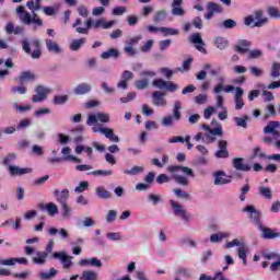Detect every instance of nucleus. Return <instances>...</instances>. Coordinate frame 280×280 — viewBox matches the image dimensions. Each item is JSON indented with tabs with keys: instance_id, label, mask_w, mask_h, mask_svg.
I'll list each match as a JSON object with an SVG mask.
<instances>
[{
	"instance_id": "f257e3e1",
	"label": "nucleus",
	"mask_w": 280,
	"mask_h": 280,
	"mask_svg": "<svg viewBox=\"0 0 280 280\" xmlns=\"http://www.w3.org/2000/svg\"><path fill=\"white\" fill-rule=\"evenodd\" d=\"M168 172L173 174V180H175L177 185H182V187L189 186V179L186 176H190L191 178L195 176L192 168L183 165L168 166ZM178 172H182V174H185V176L178 174Z\"/></svg>"
},
{
	"instance_id": "f03ea898",
	"label": "nucleus",
	"mask_w": 280,
	"mask_h": 280,
	"mask_svg": "<svg viewBox=\"0 0 280 280\" xmlns=\"http://www.w3.org/2000/svg\"><path fill=\"white\" fill-rule=\"evenodd\" d=\"M182 108V103L176 101L173 106V114L164 116L161 120V126H163V128H174V121H180V119H183Z\"/></svg>"
},
{
	"instance_id": "7ed1b4c3",
	"label": "nucleus",
	"mask_w": 280,
	"mask_h": 280,
	"mask_svg": "<svg viewBox=\"0 0 280 280\" xmlns=\"http://www.w3.org/2000/svg\"><path fill=\"white\" fill-rule=\"evenodd\" d=\"M15 12L18 14H20V21L21 23H23V25H37L38 27L43 26V20H40V18H38V14H36L35 12L30 13L27 11H25V7L20 5L15 9Z\"/></svg>"
},
{
	"instance_id": "20e7f679",
	"label": "nucleus",
	"mask_w": 280,
	"mask_h": 280,
	"mask_svg": "<svg viewBox=\"0 0 280 280\" xmlns=\"http://www.w3.org/2000/svg\"><path fill=\"white\" fill-rule=\"evenodd\" d=\"M244 23L247 27H264L268 23V18H264V11H256L255 16H246Z\"/></svg>"
},
{
	"instance_id": "39448f33",
	"label": "nucleus",
	"mask_w": 280,
	"mask_h": 280,
	"mask_svg": "<svg viewBox=\"0 0 280 280\" xmlns=\"http://www.w3.org/2000/svg\"><path fill=\"white\" fill-rule=\"evenodd\" d=\"M168 202L175 218H180V220H183L184 222H189L190 215L187 212V209H185L184 205L175 201L174 199H171Z\"/></svg>"
},
{
	"instance_id": "423d86ee",
	"label": "nucleus",
	"mask_w": 280,
	"mask_h": 280,
	"mask_svg": "<svg viewBox=\"0 0 280 280\" xmlns=\"http://www.w3.org/2000/svg\"><path fill=\"white\" fill-rule=\"evenodd\" d=\"M152 86L160 89V91H168V93H175V91H178V84L172 81H165L163 79L153 80Z\"/></svg>"
},
{
	"instance_id": "0eeeda50",
	"label": "nucleus",
	"mask_w": 280,
	"mask_h": 280,
	"mask_svg": "<svg viewBox=\"0 0 280 280\" xmlns=\"http://www.w3.org/2000/svg\"><path fill=\"white\" fill-rule=\"evenodd\" d=\"M143 40V35H137L131 38H129L125 44L124 51L127 54V56L133 57L137 56V45H139V42Z\"/></svg>"
},
{
	"instance_id": "6e6552de",
	"label": "nucleus",
	"mask_w": 280,
	"mask_h": 280,
	"mask_svg": "<svg viewBox=\"0 0 280 280\" xmlns=\"http://www.w3.org/2000/svg\"><path fill=\"white\" fill-rule=\"evenodd\" d=\"M92 130L93 132H101V135H104L106 139H109V141H113L114 143H119V136L115 135V131L112 128L100 127L96 125Z\"/></svg>"
},
{
	"instance_id": "1a4fd4ad",
	"label": "nucleus",
	"mask_w": 280,
	"mask_h": 280,
	"mask_svg": "<svg viewBox=\"0 0 280 280\" xmlns=\"http://www.w3.org/2000/svg\"><path fill=\"white\" fill-rule=\"evenodd\" d=\"M100 121L101 124H108L110 121V115L106 113L90 114L86 119L88 126H93Z\"/></svg>"
},
{
	"instance_id": "9d476101",
	"label": "nucleus",
	"mask_w": 280,
	"mask_h": 280,
	"mask_svg": "<svg viewBox=\"0 0 280 280\" xmlns=\"http://www.w3.org/2000/svg\"><path fill=\"white\" fill-rule=\"evenodd\" d=\"M190 43H192V45H195V48L197 49V51H200L201 54H207V48H205V40L202 39V35H200V33H194L190 37H189Z\"/></svg>"
},
{
	"instance_id": "9b49d317",
	"label": "nucleus",
	"mask_w": 280,
	"mask_h": 280,
	"mask_svg": "<svg viewBox=\"0 0 280 280\" xmlns=\"http://www.w3.org/2000/svg\"><path fill=\"white\" fill-rule=\"evenodd\" d=\"M207 10L208 14H205V19L207 21H211V19H213V14H222L224 9L222 8V4H218L215 2H208Z\"/></svg>"
},
{
	"instance_id": "f8f14e48",
	"label": "nucleus",
	"mask_w": 280,
	"mask_h": 280,
	"mask_svg": "<svg viewBox=\"0 0 280 280\" xmlns=\"http://www.w3.org/2000/svg\"><path fill=\"white\" fill-rule=\"evenodd\" d=\"M243 212L248 213L249 220H252V222H255V224H257V226H259V224H261V222H259V218H261V212L257 211L255 206L249 205V206L243 208Z\"/></svg>"
},
{
	"instance_id": "ddd939ff",
	"label": "nucleus",
	"mask_w": 280,
	"mask_h": 280,
	"mask_svg": "<svg viewBox=\"0 0 280 280\" xmlns=\"http://www.w3.org/2000/svg\"><path fill=\"white\" fill-rule=\"evenodd\" d=\"M16 264H22L24 266H27L30 261L25 257H22V258L11 257L5 259L0 258V268L1 266H8V267L16 266Z\"/></svg>"
},
{
	"instance_id": "4468645a",
	"label": "nucleus",
	"mask_w": 280,
	"mask_h": 280,
	"mask_svg": "<svg viewBox=\"0 0 280 280\" xmlns=\"http://www.w3.org/2000/svg\"><path fill=\"white\" fill-rule=\"evenodd\" d=\"M135 78V73H132L130 70H125L121 75L120 80L117 83V89H122V91H126L128 89V82Z\"/></svg>"
},
{
	"instance_id": "2eb2a0df",
	"label": "nucleus",
	"mask_w": 280,
	"mask_h": 280,
	"mask_svg": "<svg viewBox=\"0 0 280 280\" xmlns=\"http://www.w3.org/2000/svg\"><path fill=\"white\" fill-rule=\"evenodd\" d=\"M49 93V90L43 85H38L35 89V94L32 97V102L38 103V102H44V100H47V95Z\"/></svg>"
},
{
	"instance_id": "dca6fc26",
	"label": "nucleus",
	"mask_w": 280,
	"mask_h": 280,
	"mask_svg": "<svg viewBox=\"0 0 280 280\" xmlns=\"http://www.w3.org/2000/svg\"><path fill=\"white\" fill-rule=\"evenodd\" d=\"M10 176H25V174H32L31 167H20L16 165H9L7 168Z\"/></svg>"
},
{
	"instance_id": "f3484780",
	"label": "nucleus",
	"mask_w": 280,
	"mask_h": 280,
	"mask_svg": "<svg viewBox=\"0 0 280 280\" xmlns=\"http://www.w3.org/2000/svg\"><path fill=\"white\" fill-rule=\"evenodd\" d=\"M258 229L261 233L262 240H277V237H280L279 232H273L272 229L266 228L262 224H259Z\"/></svg>"
},
{
	"instance_id": "a211bd4d",
	"label": "nucleus",
	"mask_w": 280,
	"mask_h": 280,
	"mask_svg": "<svg viewBox=\"0 0 280 280\" xmlns=\"http://www.w3.org/2000/svg\"><path fill=\"white\" fill-rule=\"evenodd\" d=\"M45 45H46V49L50 54H56V56H60V54L62 52V48L60 44H58V42L47 38L45 39Z\"/></svg>"
},
{
	"instance_id": "6ab92c4d",
	"label": "nucleus",
	"mask_w": 280,
	"mask_h": 280,
	"mask_svg": "<svg viewBox=\"0 0 280 280\" xmlns=\"http://www.w3.org/2000/svg\"><path fill=\"white\" fill-rule=\"evenodd\" d=\"M235 110H242L244 108V89L236 88L234 92Z\"/></svg>"
},
{
	"instance_id": "aec40b11",
	"label": "nucleus",
	"mask_w": 280,
	"mask_h": 280,
	"mask_svg": "<svg viewBox=\"0 0 280 280\" xmlns=\"http://www.w3.org/2000/svg\"><path fill=\"white\" fill-rule=\"evenodd\" d=\"M153 106H167V101L165 100V92L155 91L152 93Z\"/></svg>"
},
{
	"instance_id": "412c9836",
	"label": "nucleus",
	"mask_w": 280,
	"mask_h": 280,
	"mask_svg": "<svg viewBox=\"0 0 280 280\" xmlns=\"http://www.w3.org/2000/svg\"><path fill=\"white\" fill-rule=\"evenodd\" d=\"M38 209H40V211H47L50 218H54V215H57V213H59L58 206H56V203L54 202H48L46 205L39 203Z\"/></svg>"
},
{
	"instance_id": "4be33fe9",
	"label": "nucleus",
	"mask_w": 280,
	"mask_h": 280,
	"mask_svg": "<svg viewBox=\"0 0 280 280\" xmlns=\"http://www.w3.org/2000/svg\"><path fill=\"white\" fill-rule=\"evenodd\" d=\"M232 163L236 172H250V165L244 163V158H234Z\"/></svg>"
},
{
	"instance_id": "5701e85b",
	"label": "nucleus",
	"mask_w": 280,
	"mask_h": 280,
	"mask_svg": "<svg viewBox=\"0 0 280 280\" xmlns=\"http://www.w3.org/2000/svg\"><path fill=\"white\" fill-rule=\"evenodd\" d=\"M249 47H250V42L246 39H240L234 46V51L242 55L248 54Z\"/></svg>"
},
{
	"instance_id": "b1692460",
	"label": "nucleus",
	"mask_w": 280,
	"mask_h": 280,
	"mask_svg": "<svg viewBox=\"0 0 280 280\" xmlns=\"http://www.w3.org/2000/svg\"><path fill=\"white\" fill-rule=\"evenodd\" d=\"M226 173H224L223 171H219L213 173V185L215 186H220V185H229V183H231L230 179L225 178Z\"/></svg>"
},
{
	"instance_id": "393cba45",
	"label": "nucleus",
	"mask_w": 280,
	"mask_h": 280,
	"mask_svg": "<svg viewBox=\"0 0 280 280\" xmlns=\"http://www.w3.org/2000/svg\"><path fill=\"white\" fill-rule=\"evenodd\" d=\"M16 80L20 84H27V82L36 80V74L32 71H24L20 73Z\"/></svg>"
},
{
	"instance_id": "a878e982",
	"label": "nucleus",
	"mask_w": 280,
	"mask_h": 280,
	"mask_svg": "<svg viewBox=\"0 0 280 280\" xmlns=\"http://www.w3.org/2000/svg\"><path fill=\"white\" fill-rule=\"evenodd\" d=\"M54 196L59 205H66L69 200V189L55 190Z\"/></svg>"
},
{
	"instance_id": "bb28decb",
	"label": "nucleus",
	"mask_w": 280,
	"mask_h": 280,
	"mask_svg": "<svg viewBox=\"0 0 280 280\" xmlns=\"http://www.w3.org/2000/svg\"><path fill=\"white\" fill-rule=\"evenodd\" d=\"M61 154L63 155V161H73L74 163H82V160L75 155H71V148L63 147L61 150Z\"/></svg>"
},
{
	"instance_id": "cd10ccee",
	"label": "nucleus",
	"mask_w": 280,
	"mask_h": 280,
	"mask_svg": "<svg viewBox=\"0 0 280 280\" xmlns=\"http://www.w3.org/2000/svg\"><path fill=\"white\" fill-rule=\"evenodd\" d=\"M230 235L231 234L229 232H218L210 235V242L212 244H220L222 240H226V237H230Z\"/></svg>"
},
{
	"instance_id": "c85d7f7f",
	"label": "nucleus",
	"mask_w": 280,
	"mask_h": 280,
	"mask_svg": "<svg viewBox=\"0 0 280 280\" xmlns=\"http://www.w3.org/2000/svg\"><path fill=\"white\" fill-rule=\"evenodd\" d=\"M95 191H96L97 198H101L102 200H108V199L113 198V194H110V191L106 190V188H104V186H97L95 188Z\"/></svg>"
},
{
	"instance_id": "c756f323",
	"label": "nucleus",
	"mask_w": 280,
	"mask_h": 280,
	"mask_svg": "<svg viewBox=\"0 0 280 280\" xmlns=\"http://www.w3.org/2000/svg\"><path fill=\"white\" fill-rule=\"evenodd\" d=\"M145 172L144 166L133 165L130 170H124L126 176H138V174H143Z\"/></svg>"
},
{
	"instance_id": "7c9ffc66",
	"label": "nucleus",
	"mask_w": 280,
	"mask_h": 280,
	"mask_svg": "<svg viewBox=\"0 0 280 280\" xmlns=\"http://www.w3.org/2000/svg\"><path fill=\"white\" fill-rule=\"evenodd\" d=\"M167 19L166 10H159L153 14V23L158 25V23H163Z\"/></svg>"
},
{
	"instance_id": "2f4dec72",
	"label": "nucleus",
	"mask_w": 280,
	"mask_h": 280,
	"mask_svg": "<svg viewBox=\"0 0 280 280\" xmlns=\"http://www.w3.org/2000/svg\"><path fill=\"white\" fill-rule=\"evenodd\" d=\"M234 121L238 128H248V121H250V116L244 115L242 117H234Z\"/></svg>"
},
{
	"instance_id": "473e14b6",
	"label": "nucleus",
	"mask_w": 280,
	"mask_h": 280,
	"mask_svg": "<svg viewBox=\"0 0 280 280\" xmlns=\"http://www.w3.org/2000/svg\"><path fill=\"white\" fill-rule=\"evenodd\" d=\"M115 20H112L109 22H106L104 19H100L97 21H94V27H103V30H110L113 25H115Z\"/></svg>"
},
{
	"instance_id": "72a5a7b5",
	"label": "nucleus",
	"mask_w": 280,
	"mask_h": 280,
	"mask_svg": "<svg viewBox=\"0 0 280 280\" xmlns=\"http://www.w3.org/2000/svg\"><path fill=\"white\" fill-rule=\"evenodd\" d=\"M35 255L32 258L34 264H38V266H43L45 261L47 260L48 254L46 252H36Z\"/></svg>"
},
{
	"instance_id": "f704fd0d",
	"label": "nucleus",
	"mask_w": 280,
	"mask_h": 280,
	"mask_svg": "<svg viewBox=\"0 0 280 280\" xmlns=\"http://www.w3.org/2000/svg\"><path fill=\"white\" fill-rule=\"evenodd\" d=\"M258 191L262 198H266V200H272V188L260 185Z\"/></svg>"
},
{
	"instance_id": "c9c22d12",
	"label": "nucleus",
	"mask_w": 280,
	"mask_h": 280,
	"mask_svg": "<svg viewBox=\"0 0 280 280\" xmlns=\"http://www.w3.org/2000/svg\"><path fill=\"white\" fill-rule=\"evenodd\" d=\"M102 60H108L110 58H119V50L116 48H109L101 55Z\"/></svg>"
},
{
	"instance_id": "e433bc0d",
	"label": "nucleus",
	"mask_w": 280,
	"mask_h": 280,
	"mask_svg": "<svg viewBox=\"0 0 280 280\" xmlns=\"http://www.w3.org/2000/svg\"><path fill=\"white\" fill-rule=\"evenodd\" d=\"M92 86L89 83H81L74 89L75 95H85L91 91Z\"/></svg>"
},
{
	"instance_id": "4c0bfd02",
	"label": "nucleus",
	"mask_w": 280,
	"mask_h": 280,
	"mask_svg": "<svg viewBox=\"0 0 280 280\" xmlns=\"http://www.w3.org/2000/svg\"><path fill=\"white\" fill-rule=\"evenodd\" d=\"M67 102H69V95H67V94L55 95L52 98V104H55V106H65V104H67Z\"/></svg>"
},
{
	"instance_id": "58836bf2",
	"label": "nucleus",
	"mask_w": 280,
	"mask_h": 280,
	"mask_svg": "<svg viewBox=\"0 0 280 280\" xmlns=\"http://www.w3.org/2000/svg\"><path fill=\"white\" fill-rule=\"evenodd\" d=\"M214 44L217 49H220L221 51L229 47V40L225 37H217Z\"/></svg>"
},
{
	"instance_id": "ea45409f",
	"label": "nucleus",
	"mask_w": 280,
	"mask_h": 280,
	"mask_svg": "<svg viewBox=\"0 0 280 280\" xmlns=\"http://www.w3.org/2000/svg\"><path fill=\"white\" fill-rule=\"evenodd\" d=\"M98 275L97 272L93 271V270H85L82 272L80 279L81 280H97L98 279Z\"/></svg>"
},
{
	"instance_id": "a19ab883",
	"label": "nucleus",
	"mask_w": 280,
	"mask_h": 280,
	"mask_svg": "<svg viewBox=\"0 0 280 280\" xmlns=\"http://www.w3.org/2000/svg\"><path fill=\"white\" fill-rule=\"evenodd\" d=\"M270 77L272 78V80H277L278 78H280V62H272Z\"/></svg>"
},
{
	"instance_id": "79ce46f5",
	"label": "nucleus",
	"mask_w": 280,
	"mask_h": 280,
	"mask_svg": "<svg viewBox=\"0 0 280 280\" xmlns=\"http://www.w3.org/2000/svg\"><path fill=\"white\" fill-rule=\"evenodd\" d=\"M135 86L138 91H145L150 86V80L141 79L135 82Z\"/></svg>"
},
{
	"instance_id": "37998d69",
	"label": "nucleus",
	"mask_w": 280,
	"mask_h": 280,
	"mask_svg": "<svg viewBox=\"0 0 280 280\" xmlns=\"http://www.w3.org/2000/svg\"><path fill=\"white\" fill-rule=\"evenodd\" d=\"M173 194H175L176 198H180L182 200H190L191 195L187 191H183L180 188L173 189Z\"/></svg>"
},
{
	"instance_id": "c03bdc74",
	"label": "nucleus",
	"mask_w": 280,
	"mask_h": 280,
	"mask_svg": "<svg viewBox=\"0 0 280 280\" xmlns=\"http://www.w3.org/2000/svg\"><path fill=\"white\" fill-rule=\"evenodd\" d=\"M85 43H86V38H79V39L72 40L70 45L71 51H78L80 47H82Z\"/></svg>"
},
{
	"instance_id": "a18cd8bd",
	"label": "nucleus",
	"mask_w": 280,
	"mask_h": 280,
	"mask_svg": "<svg viewBox=\"0 0 280 280\" xmlns=\"http://www.w3.org/2000/svg\"><path fill=\"white\" fill-rule=\"evenodd\" d=\"M58 275V270L56 268H50L49 272H40L39 273V279L42 280H49L54 279Z\"/></svg>"
},
{
	"instance_id": "49530a36",
	"label": "nucleus",
	"mask_w": 280,
	"mask_h": 280,
	"mask_svg": "<svg viewBox=\"0 0 280 280\" xmlns=\"http://www.w3.org/2000/svg\"><path fill=\"white\" fill-rule=\"evenodd\" d=\"M148 201H149L153 207H156V205H160V202H163V198L161 197V195L149 194V195H148Z\"/></svg>"
},
{
	"instance_id": "de8ad7c7",
	"label": "nucleus",
	"mask_w": 280,
	"mask_h": 280,
	"mask_svg": "<svg viewBox=\"0 0 280 280\" xmlns=\"http://www.w3.org/2000/svg\"><path fill=\"white\" fill-rule=\"evenodd\" d=\"M160 32H162L163 36H178L179 31L172 27H160Z\"/></svg>"
},
{
	"instance_id": "09e8293b",
	"label": "nucleus",
	"mask_w": 280,
	"mask_h": 280,
	"mask_svg": "<svg viewBox=\"0 0 280 280\" xmlns=\"http://www.w3.org/2000/svg\"><path fill=\"white\" fill-rule=\"evenodd\" d=\"M211 125L214 126V129H212L210 132L214 136L222 137V125H220L218 120H212Z\"/></svg>"
},
{
	"instance_id": "8fccbe9b",
	"label": "nucleus",
	"mask_w": 280,
	"mask_h": 280,
	"mask_svg": "<svg viewBox=\"0 0 280 280\" xmlns=\"http://www.w3.org/2000/svg\"><path fill=\"white\" fill-rule=\"evenodd\" d=\"M11 93H13V95H25V93H27V88H25L24 85H14L11 89Z\"/></svg>"
},
{
	"instance_id": "3c124183",
	"label": "nucleus",
	"mask_w": 280,
	"mask_h": 280,
	"mask_svg": "<svg viewBox=\"0 0 280 280\" xmlns=\"http://www.w3.org/2000/svg\"><path fill=\"white\" fill-rule=\"evenodd\" d=\"M253 155H252V159H268V155H266L265 152H261V148L259 147H256L253 149Z\"/></svg>"
},
{
	"instance_id": "603ef678",
	"label": "nucleus",
	"mask_w": 280,
	"mask_h": 280,
	"mask_svg": "<svg viewBox=\"0 0 280 280\" xmlns=\"http://www.w3.org/2000/svg\"><path fill=\"white\" fill-rule=\"evenodd\" d=\"M267 14L271 19H280V10L276 7H269L268 10H267Z\"/></svg>"
},
{
	"instance_id": "864d4df0",
	"label": "nucleus",
	"mask_w": 280,
	"mask_h": 280,
	"mask_svg": "<svg viewBox=\"0 0 280 280\" xmlns=\"http://www.w3.org/2000/svg\"><path fill=\"white\" fill-rule=\"evenodd\" d=\"M249 72L252 75H254V78H261V75H264V69L256 66L249 67Z\"/></svg>"
},
{
	"instance_id": "5fc2aeb1",
	"label": "nucleus",
	"mask_w": 280,
	"mask_h": 280,
	"mask_svg": "<svg viewBox=\"0 0 280 280\" xmlns=\"http://www.w3.org/2000/svg\"><path fill=\"white\" fill-rule=\"evenodd\" d=\"M88 174H91L92 176H113V171L97 170V171H92Z\"/></svg>"
},
{
	"instance_id": "6e6d98bb",
	"label": "nucleus",
	"mask_w": 280,
	"mask_h": 280,
	"mask_svg": "<svg viewBox=\"0 0 280 280\" xmlns=\"http://www.w3.org/2000/svg\"><path fill=\"white\" fill-rule=\"evenodd\" d=\"M12 276L15 278V279H22V280H25V279H30V277L32 276V271L30 270H25L23 272H14L12 273Z\"/></svg>"
},
{
	"instance_id": "4d7b16f0",
	"label": "nucleus",
	"mask_w": 280,
	"mask_h": 280,
	"mask_svg": "<svg viewBox=\"0 0 280 280\" xmlns=\"http://www.w3.org/2000/svg\"><path fill=\"white\" fill-rule=\"evenodd\" d=\"M43 12L44 14H46V16H56V12H58V7H44Z\"/></svg>"
},
{
	"instance_id": "13d9d810",
	"label": "nucleus",
	"mask_w": 280,
	"mask_h": 280,
	"mask_svg": "<svg viewBox=\"0 0 280 280\" xmlns=\"http://www.w3.org/2000/svg\"><path fill=\"white\" fill-rule=\"evenodd\" d=\"M79 226H84L85 229H89L91 226H95V221H93L91 217H85L82 223H79Z\"/></svg>"
},
{
	"instance_id": "bf43d9fd",
	"label": "nucleus",
	"mask_w": 280,
	"mask_h": 280,
	"mask_svg": "<svg viewBox=\"0 0 280 280\" xmlns=\"http://www.w3.org/2000/svg\"><path fill=\"white\" fill-rule=\"evenodd\" d=\"M155 77H156V72H154L152 70H143L140 72V78H142L144 80H150Z\"/></svg>"
},
{
	"instance_id": "052dcab7",
	"label": "nucleus",
	"mask_w": 280,
	"mask_h": 280,
	"mask_svg": "<svg viewBox=\"0 0 280 280\" xmlns=\"http://www.w3.org/2000/svg\"><path fill=\"white\" fill-rule=\"evenodd\" d=\"M54 259H58L63 264V261L69 257L66 252H55L52 253Z\"/></svg>"
},
{
	"instance_id": "680f3d73",
	"label": "nucleus",
	"mask_w": 280,
	"mask_h": 280,
	"mask_svg": "<svg viewBox=\"0 0 280 280\" xmlns=\"http://www.w3.org/2000/svg\"><path fill=\"white\" fill-rule=\"evenodd\" d=\"M89 189V182H80L79 186L74 188L75 194H82Z\"/></svg>"
},
{
	"instance_id": "e2e57ef3",
	"label": "nucleus",
	"mask_w": 280,
	"mask_h": 280,
	"mask_svg": "<svg viewBox=\"0 0 280 280\" xmlns=\"http://www.w3.org/2000/svg\"><path fill=\"white\" fill-rule=\"evenodd\" d=\"M235 246H238L240 248L244 247V243H242V241H240V238H235L231 242H228L225 245V248H233Z\"/></svg>"
},
{
	"instance_id": "0e129e2a",
	"label": "nucleus",
	"mask_w": 280,
	"mask_h": 280,
	"mask_svg": "<svg viewBox=\"0 0 280 280\" xmlns=\"http://www.w3.org/2000/svg\"><path fill=\"white\" fill-rule=\"evenodd\" d=\"M106 222H115L117 220V211L116 210H109L105 217Z\"/></svg>"
},
{
	"instance_id": "69168bd1",
	"label": "nucleus",
	"mask_w": 280,
	"mask_h": 280,
	"mask_svg": "<svg viewBox=\"0 0 280 280\" xmlns=\"http://www.w3.org/2000/svg\"><path fill=\"white\" fill-rule=\"evenodd\" d=\"M16 160V153H10L4 158L3 165H5L7 168H9V165H12V161Z\"/></svg>"
},
{
	"instance_id": "338daca9",
	"label": "nucleus",
	"mask_w": 280,
	"mask_h": 280,
	"mask_svg": "<svg viewBox=\"0 0 280 280\" xmlns=\"http://www.w3.org/2000/svg\"><path fill=\"white\" fill-rule=\"evenodd\" d=\"M220 277H222V271L217 272L214 277L201 273L199 280H218Z\"/></svg>"
},
{
	"instance_id": "774afa93",
	"label": "nucleus",
	"mask_w": 280,
	"mask_h": 280,
	"mask_svg": "<svg viewBox=\"0 0 280 280\" xmlns=\"http://www.w3.org/2000/svg\"><path fill=\"white\" fill-rule=\"evenodd\" d=\"M208 96L207 94H198L195 97V102L199 105L207 104Z\"/></svg>"
}]
</instances>
